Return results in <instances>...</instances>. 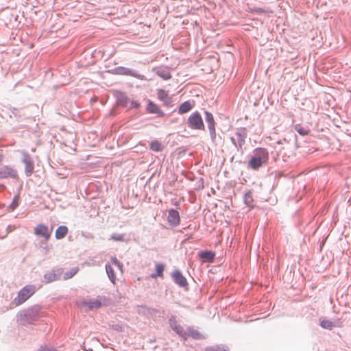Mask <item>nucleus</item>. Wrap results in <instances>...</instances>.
I'll return each instance as SVG.
<instances>
[{
    "label": "nucleus",
    "instance_id": "obj_1",
    "mask_svg": "<svg viewBox=\"0 0 351 351\" xmlns=\"http://www.w3.org/2000/svg\"><path fill=\"white\" fill-rule=\"evenodd\" d=\"M106 304V300L104 297L98 296L95 298H90L88 300H83L80 301V305L88 310L98 309L103 305Z\"/></svg>",
    "mask_w": 351,
    "mask_h": 351
},
{
    "label": "nucleus",
    "instance_id": "obj_2",
    "mask_svg": "<svg viewBox=\"0 0 351 351\" xmlns=\"http://www.w3.org/2000/svg\"><path fill=\"white\" fill-rule=\"evenodd\" d=\"M36 289L32 285L23 287L18 293L17 297L14 300L16 306L21 305L30 298L35 292Z\"/></svg>",
    "mask_w": 351,
    "mask_h": 351
},
{
    "label": "nucleus",
    "instance_id": "obj_3",
    "mask_svg": "<svg viewBox=\"0 0 351 351\" xmlns=\"http://www.w3.org/2000/svg\"><path fill=\"white\" fill-rule=\"evenodd\" d=\"M34 234L36 236L43 238L45 241L49 240L51 234V230L48 226L39 223L34 228Z\"/></svg>",
    "mask_w": 351,
    "mask_h": 351
},
{
    "label": "nucleus",
    "instance_id": "obj_4",
    "mask_svg": "<svg viewBox=\"0 0 351 351\" xmlns=\"http://www.w3.org/2000/svg\"><path fill=\"white\" fill-rule=\"evenodd\" d=\"M188 123L189 126L193 129L200 130L204 128L202 117L198 112H195L189 117Z\"/></svg>",
    "mask_w": 351,
    "mask_h": 351
},
{
    "label": "nucleus",
    "instance_id": "obj_5",
    "mask_svg": "<svg viewBox=\"0 0 351 351\" xmlns=\"http://www.w3.org/2000/svg\"><path fill=\"white\" fill-rule=\"evenodd\" d=\"M267 160V155H254L249 161V166L256 169L259 168Z\"/></svg>",
    "mask_w": 351,
    "mask_h": 351
},
{
    "label": "nucleus",
    "instance_id": "obj_6",
    "mask_svg": "<svg viewBox=\"0 0 351 351\" xmlns=\"http://www.w3.org/2000/svg\"><path fill=\"white\" fill-rule=\"evenodd\" d=\"M147 111L151 114H156L158 117L164 116V112L160 109L158 106L150 100H148Z\"/></svg>",
    "mask_w": 351,
    "mask_h": 351
},
{
    "label": "nucleus",
    "instance_id": "obj_7",
    "mask_svg": "<svg viewBox=\"0 0 351 351\" xmlns=\"http://www.w3.org/2000/svg\"><path fill=\"white\" fill-rule=\"evenodd\" d=\"M167 219L171 225H178L180 222V216L178 212L174 209H171L169 210Z\"/></svg>",
    "mask_w": 351,
    "mask_h": 351
},
{
    "label": "nucleus",
    "instance_id": "obj_8",
    "mask_svg": "<svg viewBox=\"0 0 351 351\" xmlns=\"http://www.w3.org/2000/svg\"><path fill=\"white\" fill-rule=\"evenodd\" d=\"M16 176V171L10 167H5L0 169V178H15Z\"/></svg>",
    "mask_w": 351,
    "mask_h": 351
},
{
    "label": "nucleus",
    "instance_id": "obj_9",
    "mask_svg": "<svg viewBox=\"0 0 351 351\" xmlns=\"http://www.w3.org/2000/svg\"><path fill=\"white\" fill-rule=\"evenodd\" d=\"M173 278L176 284L180 287L187 286V281L183 275L179 271H176L172 274Z\"/></svg>",
    "mask_w": 351,
    "mask_h": 351
},
{
    "label": "nucleus",
    "instance_id": "obj_10",
    "mask_svg": "<svg viewBox=\"0 0 351 351\" xmlns=\"http://www.w3.org/2000/svg\"><path fill=\"white\" fill-rule=\"evenodd\" d=\"M187 332V339L191 337L195 339H201L203 338L202 335L193 327H189L186 330Z\"/></svg>",
    "mask_w": 351,
    "mask_h": 351
},
{
    "label": "nucleus",
    "instance_id": "obj_11",
    "mask_svg": "<svg viewBox=\"0 0 351 351\" xmlns=\"http://www.w3.org/2000/svg\"><path fill=\"white\" fill-rule=\"evenodd\" d=\"M68 233V228L65 226H59L55 232V237L57 239H63Z\"/></svg>",
    "mask_w": 351,
    "mask_h": 351
},
{
    "label": "nucleus",
    "instance_id": "obj_12",
    "mask_svg": "<svg viewBox=\"0 0 351 351\" xmlns=\"http://www.w3.org/2000/svg\"><path fill=\"white\" fill-rule=\"evenodd\" d=\"M156 74L165 80L171 78V74L167 69H160L157 70Z\"/></svg>",
    "mask_w": 351,
    "mask_h": 351
},
{
    "label": "nucleus",
    "instance_id": "obj_13",
    "mask_svg": "<svg viewBox=\"0 0 351 351\" xmlns=\"http://www.w3.org/2000/svg\"><path fill=\"white\" fill-rule=\"evenodd\" d=\"M295 130L302 136L308 135L310 132V129L307 127H304L300 124L295 125Z\"/></svg>",
    "mask_w": 351,
    "mask_h": 351
},
{
    "label": "nucleus",
    "instance_id": "obj_14",
    "mask_svg": "<svg viewBox=\"0 0 351 351\" xmlns=\"http://www.w3.org/2000/svg\"><path fill=\"white\" fill-rule=\"evenodd\" d=\"M192 108V105L189 101H185L179 107V113L184 114L188 112Z\"/></svg>",
    "mask_w": 351,
    "mask_h": 351
},
{
    "label": "nucleus",
    "instance_id": "obj_15",
    "mask_svg": "<svg viewBox=\"0 0 351 351\" xmlns=\"http://www.w3.org/2000/svg\"><path fill=\"white\" fill-rule=\"evenodd\" d=\"M157 95L158 99L164 102H168L169 100L167 92L163 89L158 90Z\"/></svg>",
    "mask_w": 351,
    "mask_h": 351
},
{
    "label": "nucleus",
    "instance_id": "obj_16",
    "mask_svg": "<svg viewBox=\"0 0 351 351\" xmlns=\"http://www.w3.org/2000/svg\"><path fill=\"white\" fill-rule=\"evenodd\" d=\"M173 330L178 335H179L180 337H182L184 340L187 339V332H186V330H184V329L183 328V327L180 324H178L173 329Z\"/></svg>",
    "mask_w": 351,
    "mask_h": 351
},
{
    "label": "nucleus",
    "instance_id": "obj_17",
    "mask_svg": "<svg viewBox=\"0 0 351 351\" xmlns=\"http://www.w3.org/2000/svg\"><path fill=\"white\" fill-rule=\"evenodd\" d=\"M206 121L208 124V128L210 131L214 132H215V126H214V119L211 113L206 112Z\"/></svg>",
    "mask_w": 351,
    "mask_h": 351
},
{
    "label": "nucleus",
    "instance_id": "obj_18",
    "mask_svg": "<svg viewBox=\"0 0 351 351\" xmlns=\"http://www.w3.org/2000/svg\"><path fill=\"white\" fill-rule=\"evenodd\" d=\"M164 265L162 264H160V263H158L156 265V274H152V278H156L157 276H159V277H162L163 276V271H164Z\"/></svg>",
    "mask_w": 351,
    "mask_h": 351
},
{
    "label": "nucleus",
    "instance_id": "obj_19",
    "mask_svg": "<svg viewBox=\"0 0 351 351\" xmlns=\"http://www.w3.org/2000/svg\"><path fill=\"white\" fill-rule=\"evenodd\" d=\"M106 272L108 275L109 278L113 283H114V282L116 280V275L114 274V273L113 271V269H112V266L109 265H106Z\"/></svg>",
    "mask_w": 351,
    "mask_h": 351
},
{
    "label": "nucleus",
    "instance_id": "obj_20",
    "mask_svg": "<svg viewBox=\"0 0 351 351\" xmlns=\"http://www.w3.org/2000/svg\"><path fill=\"white\" fill-rule=\"evenodd\" d=\"M320 326L324 328L330 330L334 326V324L330 320L323 319L320 322Z\"/></svg>",
    "mask_w": 351,
    "mask_h": 351
},
{
    "label": "nucleus",
    "instance_id": "obj_21",
    "mask_svg": "<svg viewBox=\"0 0 351 351\" xmlns=\"http://www.w3.org/2000/svg\"><path fill=\"white\" fill-rule=\"evenodd\" d=\"M150 147L154 152H162V146L158 141H152L150 144Z\"/></svg>",
    "mask_w": 351,
    "mask_h": 351
},
{
    "label": "nucleus",
    "instance_id": "obj_22",
    "mask_svg": "<svg viewBox=\"0 0 351 351\" xmlns=\"http://www.w3.org/2000/svg\"><path fill=\"white\" fill-rule=\"evenodd\" d=\"M25 162L26 165L25 171H26L27 176H29L32 173V172L34 171L33 163L31 161H29L28 159H25Z\"/></svg>",
    "mask_w": 351,
    "mask_h": 351
},
{
    "label": "nucleus",
    "instance_id": "obj_23",
    "mask_svg": "<svg viewBox=\"0 0 351 351\" xmlns=\"http://www.w3.org/2000/svg\"><path fill=\"white\" fill-rule=\"evenodd\" d=\"M199 256L203 259L211 261L214 258V254L212 253L211 252H202L199 254Z\"/></svg>",
    "mask_w": 351,
    "mask_h": 351
},
{
    "label": "nucleus",
    "instance_id": "obj_24",
    "mask_svg": "<svg viewBox=\"0 0 351 351\" xmlns=\"http://www.w3.org/2000/svg\"><path fill=\"white\" fill-rule=\"evenodd\" d=\"M20 197L19 195H16L14 197L12 203L10 205V208L11 210H14L19 205Z\"/></svg>",
    "mask_w": 351,
    "mask_h": 351
},
{
    "label": "nucleus",
    "instance_id": "obj_25",
    "mask_svg": "<svg viewBox=\"0 0 351 351\" xmlns=\"http://www.w3.org/2000/svg\"><path fill=\"white\" fill-rule=\"evenodd\" d=\"M77 271H78V269L77 268H73L69 271L66 272L64 274L63 278L64 280H67V279L72 278L77 272Z\"/></svg>",
    "mask_w": 351,
    "mask_h": 351
},
{
    "label": "nucleus",
    "instance_id": "obj_26",
    "mask_svg": "<svg viewBox=\"0 0 351 351\" xmlns=\"http://www.w3.org/2000/svg\"><path fill=\"white\" fill-rule=\"evenodd\" d=\"M245 204L250 206V207H252V194L251 193H247L245 194Z\"/></svg>",
    "mask_w": 351,
    "mask_h": 351
},
{
    "label": "nucleus",
    "instance_id": "obj_27",
    "mask_svg": "<svg viewBox=\"0 0 351 351\" xmlns=\"http://www.w3.org/2000/svg\"><path fill=\"white\" fill-rule=\"evenodd\" d=\"M169 324L171 328L173 330L179 324L175 317H171L169 319Z\"/></svg>",
    "mask_w": 351,
    "mask_h": 351
},
{
    "label": "nucleus",
    "instance_id": "obj_28",
    "mask_svg": "<svg viewBox=\"0 0 351 351\" xmlns=\"http://www.w3.org/2000/svg\"><path fill=\"white\" fill-rule=\"evenodd\" d=\"M112 263L117 266V267L121 270L122 269V265L121 264L119 263V261L116 258H112Z\"/></svg>",
    "mask_w": 351,
    "mask_h": 351
},
{
    "label": "nucleus",
    "instance_id": "obj_29",
    "mask_svg": "<svg viewBox=\"0 0 351 351\" xmlns=\"http://www.w3.org/2000/svg\"><path fill=\"white\" fill-rule=\"evenodd\" d=\"M112 263L117 266V267L121 270L122 269V265L121 264L119 263V261L116 258H112Z\"/></svg>",
    "mask_w": 351,
    "mask_h": 351
},
{
    "label": "nucleus",
    "instance_id": "obj_30",
    "mask_svg": "<svg viewBox=\"0 0 351 351\" xmlns=\"http://www.w3.org/2000/svg\"><path fill=\"white\" fill-rule=\"evenodd\" d=\"M112 263L117 266V267L121 270L122 269V265L121 264L119 263V261L116 258H112Z\"/></svg>",
    "mask_w": 351,
    "mask_h": 351
},
{
    "label": "nucleus",
    "instance_id": "obj_31",
    "mask_svg": "<svg viewBox=\"0 0 351 351\" xmlns=\"http://www.w3.org/2000/svg\"><path fill=\"white\" fill-rule=\"evenodd\" d=\"M112 239L115 241H123V235L121 234H113L112 236Z\"/></svg>",
    "mask_w": 351,
    "mask_h": 351
},
{
    "label": "nucleus",
    "instance_id": "obj_32",
    "mask_svg": "<svg viewBox=\"0 0 351 351\" xmlns=\"http://www.w3.org/2000/svg\"><path fill=\"white\" fill-rule=\"evenodd\" d=\"M208 351H228L226 349L221 347H215L208 350Z\"/></svg>",
    "mask_w": 351,
    "mask_h": 351
},
{
    "label": "nucleus",
    "instance_id": "obj_33",
    "mask_svg": "<svg viewBox=\"0 0 351 351\" xmlns=\"http://www.w3.org/2000/svg\"><path fill=\"white\" fill-rule=\"evenodd\" d=\"M130 107L131 108H138L140 107V104L137 101H132L131 102Z\"/></svg>",
    "mask_w": 351,
    "mask_h": 351
},
{
    "label": "nucleus",
    "instance_id": "obj_34",
    "mask_svg": "<svg viewBox=\"0 0 351 351\" xmlns=\"http://www.w3.org/2000/svg\"><path fill=\"white\" fill-rule=\"evenodd\" d=\"M37 351H54V350H53L52 348H49L47 346H42L39 350H38Z\"/></svg>",
    "mask_w": 351,
    "mask_h": 351
},
{
    "label": "nucleus",
    "instance_id": "obj_35",
    "mask_svg": "<svg viewBox=\"0 0 351 351\" xmlns=\"http://www.w3.org/2000/svg\"><path fill=\"white\" fill-rule=\"evenodd\" d=\"M0 188L3 189V188H4V186H3V185H1V186H0Z\"/></svg>",
    "mask_w": 351,
    "mask_h": 351
}]
</instances>
